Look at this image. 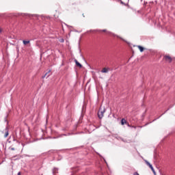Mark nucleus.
<instances>
[{"instance_id": "2eb2a0df", "label": "nucleus", "mask_w": 175, "mask_h": 175, "mask_svg": "<svg viewBox=\"0 0 175 175\" xmlns=\"http://www.w3.org/2000/svg\"><path fill=\"white\" fill-rule=\"evenodd\" d=\"M12 151H14V148H11Z\"/></svg>"}, {"instance_id": "dca6fc26", "label": "nucleus", "mask_w": 175, "mask_h": 175, "mask_svg": "<svg viewBox=\"0 0 175 175\" xmlns=\"http://www.w3.org/2000/svg\"><path fill=\"white\" fill-rule=\"evenodd\" d=\"M126 124L128 126H129V123L126 122Z\"/></svg>"}, {"instance_id": "1a4fd4ad", "label": "nucleus", "mask_w": 175, "mask_h": 175, "mask_svg": "<svg viewBox=\"0 0 175 175\" xmlns=\"http://www.w3.org/2000/svg\"><path fill=\"white\" fill-rule=\"evenodd\" d=\"M107 72H109V68H103V70H101L102 73H107Z\"/></svg>"}, {"instance_id": "aec40b11", "label": "nucleus", "mask_w": 175, "mask_h": 175, "mask_svg": "<svg viewBox=\"0 0 175 175\" xmlns=\"http://www.w3.org/2000/svg\"><path fill=\"white\" fill-rule=\"evenodd\" d=\"M61 42H64V40H62V41Z\"/></svg>"}, {"instance_id": "f257e3e1", "label": "nucleus", "mask_w": 175, "mask_h": 175, "mask_svg": "<svg viewBox=\"0 0 175 175\" xmlns=\"http://www.w3.org/2000/svg\"><path fill=\"white\" fill-rule=\"evenodd\" d=\"M106 111V109H100L98 111V117L100 120H102L103 118V114H105V112Z\"/></svg>"}, {"instance_id": "4468645a", "label": "nucleus", "mask_w": 175, "mask_h": 175, "mask_svg": "<svg viewBox=\"0 0 175 175\" xmlns=\"http://www.w3.org/2000/svg\"><path fill=\"white\" fill-rule=\"evenodd\" d=\"M133 175H140L137 172H134Z\"/></svg>"}, {"instance_id": "423d86ee", "label": "nucleus", "mask_w": 175, "mask_h": 175, "mask_svg": "<svg viewBox=\"0 0 175 175\" xmlns=\"http://www.w3.org/2000/svg\"><path fill=\"white\" fill-rule=\"evenodd\" d=\"M75 62L77 66H79V68H83V65H81V64H80V63L77 61V59H75Z\"/></svg>"}, {"instance_id": "f8f14e48", "label": "nucleus", "mask_w": 175, "mask_h": 175, "mask_svg": "<svg viewBox=\"0 0 175 175\" xmlns=\"http://www.w3.org/2000/svg\"><path fill=\"white\" fill-rule=\"evenodd\" d=\"M99 32H107V29L99 30Z\"/></svg>"}, {"instance_id": "9b49d317", "label": "nucleus", "mask_w": 175, "mask_h": 175, "mask_svg": "<svg viewBox=\"0 0 175 175\" xmlns=\"http://www.w3.org/2000/svg\"><path fill=\"white\" fill-rule=\"evenodd\" d=\"M126 120H125V119H124V118H122V120H121V124H122V125H125V124H126Z\"/></svg>"}, {"instance_id": "6e6552de", "label": "nucleus", "mask_w": 175, "mask_h": 175, "mask_svg": "<svg viewBox=\"0 0 175 175\" xmlns=\"http://www.w3.org/2000/svg\"><path fill=\"white\" fill-rule=\"evenodd\" d=\"M30 40H23V44L25 45V46H27V44H29L30 43Z\"/></svg>"}, {"instance_id": "6ab92c4d", "label": "nucleus", "mask_w": 175, "mask_h": 175, "mask_svg": "<svg viewBox=\"0 0 175 175\" xmlns=\"http://www.w3.org/2000/svg\"><path fill=\"white\" fill-rule=\"evenodd\" d=\"M14 142H16V139H14Z\"/></svg>"}, {"instance_id": "20e7f679", "label": "nucleus", "mask_w": 175, "mask_h": 175, "mask_svg": "<svg viewBox=\"0 0 175 175\" xmlns=\"http://www.w3.org/2000/svg\"><path fill=\"white\" fill-rule=\"evenodd\" d=\"M5 135H4V137H7L8 136H9V127L6 126L5 129Z\"/></svg>"}, {"instance_id": "7ed1b4c3", "label": "nucleus", "mask_w": 175, "mask_h": 175, "mask_svg": "<svg viewBox=\"0 0 175 175\" xmlns=\"http://www.w3.org/2000/svg\"><path fill=\"white\" fill-rule=\"evenodd\" d=\"M163 59L164 61H166V62H169V64H171L172 61H173V59H172V57L167 55H164Z\"/></svg>"}, {"instance_id": "f03ea898", "label": "nucleus", "mask_w": 175, "mask_h": 175, "mask_svg": "<svg viewBox=\"0 0 175 175\" xmlns=\"http://www.w3.org/2000/svg\"><path fill=\"white\" fill-rule=\"evenodd\" d=\"M144 162L147 165V166H149L154 174L156 175L157 173L155 172V170H154V167H152V165H151V163H150V162H148V161L147 160H145Z\"/></svg>"}, {"instance_id": "39448f33", "label": "nucleus", "mask_w": 175, "mask_h": 175, "mask_svg": "<svg viewBox=\"0 0 175 175\" xmlns=\"http://www.w3.org/2000/svg\"><path fill=\"white\" fill-rule=\"evenodd\" d=\"M51 72V70H49V71L44 75L42 76V79H44L45 77H50V75H49V73Z\"/></svg>"}, {"instance_id": "ddd939ff", "label": "nucleus", "mask_w": 175, "mask_h": 175, "mask_svg": "<svg viewBox=\"0 0 175 175\" xmlns=\"http://www.w3.org/2000/svg\"><path fill=\"white\" fill-rule=\"evenodd\" d=\"M116 38H119V39H121V40H124V39L118 36H116Z\"/></svg>"}, {"instance_id": "0eeeda50", "label": "nucleus", "mask_w": 175, "mask_h": 175, "mask_svg": "<svg viewBox=\"0 0 175 175\" xmlns=\"http://www.w3.org/2000/svg\"><path fill=\"white\" fill-rule=\"evenodd\" d=\"M137 48L139 49V51H140L141 53H143V52L144 51V48L143 46H140V45H138V46H137Z\"/></svg>"}, {"instance_id": "9d476101", "label": "nucleus", "mask_w": 175, "mask_h": 175, "mask_svg": "<svg viewBox=\"0 0 175 175\" xmlns=\"http://www.w3.org/2000/svg\"><path fill=\"white\" fill-rule=\"evenodd\" d=\"M57 173H58V168L54 167V168L53 169V174H57Z\"/></svg>"}, {"instance_id": "a211bd4d", "label": "nucleus", "mask_w": 175, "mask_h": 175, "mask_svg": "<svg viewBox=\"0 0 175 175\" xmlns=\"http://www.w3.org/2000/svg\"><path fill=\"white\" fill-rule=\"evenodd\" d=\"M107 33H111L110 31H108Z\"/></svg>"}, {"instance_id": "f3484780", "label": "nucleus", "mask_w": 175, "mask_h": 175, "mask_svg": "<svg viewBox=\"0 0 175 175\" xmlns=\"http://www.w3.org/2000/svg\"><path fill=\"white\" fill-rule=\"evenodd\" d=\"M18 175H21V172H18Z\"/></svg>"}]
</instances>
